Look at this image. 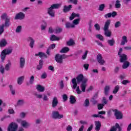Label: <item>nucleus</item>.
Here are the masks:
<instances>
[{"label": "nucleus", "instance_id": "obj_19", "mask_svg": "<svg viewBox=\"0 0 131 131\" xmlns=\"http://www.w3.org/2000/svg\"><path fill=\"white\" fill-rule=\"evenodd\" d=\"M25 77L24 76H21L17 78V83L18 84L21 85L23 83Z\"/></svg>", "mask_w": 131, "mask_h": 131}, {"label": "nucleus", "instance_id": "obj_7", "mask_svg": "<svg viewBox=\"0 0 131 131\" xmlns=\"http://www.w3.org/2000/svg\"><path fill=\"white\" fill-rule=\"evenodd\" d=\"M18 128V124L16 123L12 122L10 123L8 126V131H16Z\"/></svg>", "mask_w": 131, "mask_h": 131}, {"label": "nucleus", "instance_id": "obj_38", "mask_svg": "<svg viewBox=\"0 0 131 131\" xmlns=\"http://www.w3.org/2000/svg\"><path fill=\"white\" fill-rule=\"evenodd\" d=\"M79 21H80V18L74 19L73 21V25H74V26H75V25H78V24H79Z\"/></svg>", "mask_w": 131, "mask_h": 131}, {"label": "nucleus", "instance_id": "obj_26", "mask_svg": "<svg viewBox=\"0 0 131 131\" xmlns=\"http://www.w3.org/2000/svg\"><path fill=\"white\" fill-rule=\"evenodd\" d=\"M107 43L111 46V47H113L115 43V40H114V38H112V39H108L107 40Z\"/></svg>", "mask_w": 131, "mask_h": 131}, {"label": "nucleus", "instance_id": "obj_10", "mask_svg": "<svg viewBox=\"0 0 131 131\" xmlns=\"http://www.w3.org/2000/svg\"><path fill=\"white\" fill-rule=\"evenodd\" d=\"M97 61L100 65H104V64H105V61L104 59H103V57L102 56V55H101V54H98L97 55Z\"/></svg>", "mask_w": 131, "mask_h": 131}, {"label": "nucleus", "instance_id": "obj_39", "mask_svg": "<svg viewBox=\"0 0 131 131\" xmlns=\"http://www.w3.org/2000/svg\"><path fill=\"white\" fill-rule=\"evenodd\" d=\"M3 52L6 54V55H10L12 52V49H5L3 50Z\"/></svg>", "mask_w": 131, "mask_h": 131}, {"label": "nucleus", "instance_id": "obj_20", "mask_svg": "<svg viewBox=\"0 0 131 131\" xmlns=\"http://www.w3.org/2000/svg\"><path fill=\"white\" fill-rule=\"evenodd\" d=\"M66 28L67 29H69L70 28H74L75 27V26L73 25V24H71L70 22L68 21L65 24Z\"/></svg>", "mask_w": 131, "mask_h": 131}, {"label": "nucleus", "instance_id": "obj_32", "mask_svg": "<svg viewBox=\"0 0 131 131\" xmlns=\"http://www.w3.org/2000/svg\"><path fill=\"white\" fill-rule=\"evenodd\" d=\"M121 7V4H120V1L119 0H117L115 3V8L119 9Z\"/></svg>", "mask_w": 131, "mask_h": 131}, {"label": "nucleus", "instance_id": "obj_64", "mask_svg": "<svg viewBox=\"0 0 131 131\" xmlns=\"http://www.w3.org/2000/svg\"><path fill=\"white\" fill-rule=\"evenodd\" d=\"M67 131H72V126H71L70 125H68L67 127Z\"/></svg>", "mask_w": 131, "mask_h": 131}, {"label": "nucleus", "instance_id": "obj_55", "mask_svg": "<svg viewBox=\"0 0 131 131\" xmlns=\"http://www.w3.org/2000/svg\"><path fill=\"white\" fill-rule=\"evenodd\" d=\"M43 101H45L46 102H48L49 101V98H48V96L46 94H43Z\"/></svg>", "mask_w": 131, "mask_h": 131}, {"label": "nucleus", "instance_id": "obj_45", "mask_svg": "<svg viewBox=\"0 0 131 131\" xmlns=\"http://www.w3.org/2000/svg\"><path fill=\"white\" fill-rule=\"evenodd\" d=\"M21 30H22V26H18L16 28L15 31H16V33H20V32H21Z\"/></svg>", "mask_w": 131, "mask_h": 131}, {"label": "nucleus", "instance_id": "obj_46", "mask_svg": "<svg viewBox=\"0 0 131 131\" xmlns=\"http://www.w3.org/2000/svg\"><path fill=\"white\" fill-rule=\"evenodd\" d=\"M88 53H89V51H86L84 53V54L82 56V60H85L86 59V57L88 56Z\"/></svg>", "mask_w": 131, "mask_h": 131}, {"label": "nucleus", "instance_id": "obj_3", "mask_svg": "<svg viewBox=\"0 0 131 131\" xmlns=\"http://www.w3.org/2000/svg\"><path fill=\"white\" fill-rule=\"evenodd\" d=\"M60 8V4H53L48 9V14L51 16V17H55L54 9H59Z\"/></svg>", "mask_w": 131, "mask_h": 131}, {"label": "nucleus", "instance_id": "obj_51", "mask_svg": "<svg viewBox=\"0 0 131 131\" xmlns=\"http://www.w3.org/2000/svg\"><path fill=\"white\" fill-rule=\"evenodd\" d=\"M76 89L77 94H78V95L81 94L82 91L79 89V86H77Z\"/></svg>", "mask_w": 131, "mask_h": 131}, {"label": "nucleus", "instance_id": "obj_28", "mask_svg": "<svg viewBox=\"0 0 131 131\" xmlns=\"http://www.w3.org/2000/svg\"><path fill=\"white\" fill-rule=\"evenodd\" d=\"M50 40H51V41H54L55 40H60V38L57 37L55 35H52L50 37Z\"/></svg>", "mask_w": 131, "mask_h": 131}, {"label": "nucleus", "instance_id": "obj_4", "mask_svg": "<svg viewBox=\"0 0 131 131\" xmlns=\"http://www.w3.org/2000/svg\"><path fill=\"white\" fill-rule=\"evenodd\" d=\"M68 58V56L66 55V54H57L55 55V61L58 63V64H63L64 59H66Z\"/></svg>", "mask_w": 131, "mask_h": 131}, {"label": "nucleus", "instance_id": "obj_54", "mask_svg": "<svg viewBox=\"0 0 131 131\" xmlns=\"http://www.w3.org/2000/svg\"><path fill=\"white\" fill-rule=\"evenodd\" d=\"M60 32H62V28H57L55 29V33H60Z\"/></svg>", "mask_w": 131, "mask_h": 131}, {"label": "nucleus", "instance_id": "obj_11", "mask_svg": "<svg viewBox=\"0 0 131 131\" xmlns=\"http://www.w3.org/2000/svg\"><path fill=\"white\" fill-rule=\"evenodd\" d=\"M24 18H25V14L19 12L15 15L14 19L15 20H23Z\"/></svg>", "mask_w": 131, "mask_h": 131}, {"label": "nucleus", "instance_id": "obj_60", "mask_svg": "<svg viewBox=\"0 0 131 131\" xmlns=\"http://www.w3.org/2000/svg\"><path fill=\"white\" fill-rule=\"evenodd\" d=\"M104 106H105L104 105V104H98V110H101V109H103V108H104Z\"/></svg>", "mask_w": 131, "mask_h": 131}, {"label": "nucleus", "instance_id": "obj_56", "mask_svg": "<svg viewBox=\"0 0 131 131\" xmlns=\"http://www.w3.org/2000/svg\"><path fill=\"white\" fill-rule=\"evenodd\" d=\"M48 75H47V73L45 72L41 75V78L42 79H45V78H47V77Z\"/></svg>", "mask_w": 131, "mask_h": 131}, {"label": "nucleus", "instance_id": "obj_52", "mask_svg": "<svg viewBox=\"0 0 131 131\" xmlns=\"http://www.w3.org/2000/svg\"><path fill=\"white\" fill-rule=\"evenodd\" d=\"M85 70H86V71H88V70H89V67H90V64H88V63H85L83 65Z\"/></svg>", "mask_w": 131, "mask_h": 131}, {"label": "nucleus", "instance_id": "obj_59", "mask_svg": "<svg viewBox=\"0 0 131 131\" xmlns=\"http://www.w3.org/2000/svg\"><path fill=\"white\" fill-rule=\"evenodd\" d=\"M111 12L107 13L105 15H104V18H105V19H108V18H111Z\"/></svg>", "mask_w": 131, "mask_h": 131}, {"label": "nucleus", "instance_id": "obj_35", "mask_svg": "<svg viewBox=\"0 0 131 131\" xmlns=\"http://www.w3.org/2000/svg\"><path fill=\"white\" fill-rule=\"evenodd\" d=\"M83 106L84 107H89L90 106V100L86 99L84 102Z\"/></svg>", "mask_w": 131, "mask_h": 131}, {"label": "nucleus", "instance_id": "obj_33", "mask_svg": "<svg viewBox=\"0 0 131 131\" xmlns=\"http://www.w3.org/2000/svg\"><path fill=\"white\" fill-rule=\"evenodd\" d=\"M1 19H2V20H7V19H10V17H9V16H8V15L7 14V13H3L2 15H1Z\"/></svg>", "mask_w": 131, "mask_h": 131}, {"label": "nucleus", "instance_id": "obj_17", "mask_svg": "<svg viewBox=\"0 0 131 131\" xmlns=\"http://www.w3.org/2000/svg\"><path fill=\"white\" fill-rule=\"evenodd\" d=\"M101 125H102V124H101V122L99 121H95V129L97 131L100 130L101 129Z\"/></svg>", "mask_w": 131, "mask_h": 131}, {"label": "nucleus", "instance_id": "obj_16", "mask_svg": "<svg viewBox=\"0 0 131 131\" xmlns=\"http://www.w3.org/2000/svg\"><path fill=\"white\" fill-rule=\"evenodd\" d=\"M71 9H72V5H69V6L65 5L63 7V12L64 13H67V12H69V11L71 10Z\"/></svg>", "mask_w": 131, "mask_h": 131}, {"label": "nucleus", "instance_id": "obj_31", "mask_svg": "<svg viewBox=\"0 0 131 131\" xmlns=\"http://www.w3.org/2000/svg\"><path fill=\"white\" fill-rule=\"evenodd\" d=\"M6 57H7V54L3 51L1 54V58L2 61H5L6 59Z\"/></svg>", "mask_w": 131, "mask_h": 131}, {"label": "nucleus", "instance_id": "obj_1", "mask_svg": "<svg viewBox=\"0 0 131 131\" xmlns=\"http://www.w3.org/2000/svg\"><path fill=\"white\" fill-rule=\"evenodd\" d=\"M80 82H82L80 85L82 92L84 93L85 92V88H86V82H88V78H84L83 75L80 74L78 75L76 78H73L72 79V83H73L72 89L75 90L77 86V84H79Z\"/></svg>", "mask_w": 131, "mask_h": 131}, {"label": "nucleus", "instance_id": "obj_9", "mask_svg": "<svg viewBox=\"0 0 131 131\" xmlns=\"http://www.w3.org/2000/svg\"><path fill=\"white\" fill-rule=\"evenodd\" d=\"M27 40L28 42H29V47L31 48V49H33L34 47V43L35 42V40H34V39H33L31 37H28L27 38Z\"/></svg>", "mask_w": 131, "mask_h": 131}, {"label": "nucleus", "instance_id": "obj_24", "mask_svg": "<svg viewBox=\"0 0 131 131\" xmlns=\"http://www.w3.org/2000/svg\"><path fill=\"white\" fill-rule=\"evenodd\" d=\"M69 48L65 47L60 51V53L61 54H66V53H68V52H69Z\"/></svg>", "mask_w": 131, "mask_h": 131}, {"label": "nucleus", "instance_id": "obj_42", "mask_svg": "<svg viewBox=\"0 0 131 131\" xmlns=\"http://www.w3.org/2000/svg\"><path fill=\"white\" fill-rule=\"evenodd\" d=\"M9 88H10V91L11 92L12 95L14 96L15 94V89H14V88H13V85H10Z\"/></svg>", "mask_w": 131, "mask_h": 131}, {"label": "nucleus", "instance_id": "obj_47", "mask_svg": "<svg viewBox=\"0 0 131 131\" xmlns=\"http://www.w3.org/2000/svg\"><path fill=\"white\" fill-rule=\"evenodd\" d=\"M59 85L60 86V89L61 90H63V89H64V82L63 80H61L60 82H59Z\"/></svg>", "mask_w": 131, "mask_h": 131}, {"label": "nucleus", "instance_id": "obj_22", "mask_svg": "<svg viewBox=\"0 0 131 131\" xmlns=\"http://www.w3.org/2000/svg\"><path fill=\"white\" fill-rule=\"evenodd\" d=\"M127 42V37L126 36H123L122 41L121 42V46H124Z\"/></svg>", "mask_w": 131, "mask_h": 131}, {"label": "nucleus", "instance_id": "obj_36", "mask_svg": "<svg viewBox=\"0 0 131 131\" xmlns=\"http://www.w3.org/2000/svg\"><path fill=\"white\" fill-rule=\"evenodd\" d=\"M96 38H98L101 41H104V37L101 34H97L96 35Z\"/></svg>", "mask_w": 131, "mask_h": 131}, {"label": "nucleus", "instance_id": "obj_8", "mask_svg": "<svg viewBox=\"0 0 131 131\" xmlns=\"http://www.w3.org/2000/svg\"><path fill=\"white\" fill-rule=\"evenodd\" d=\"M17 121L19 123H21V125L25 128H27V127H29V126H30V124L27 122L26 120H21V119H17Z\"/></svg>", "mask_w": 131, "mask_h": 131}, {"label": "nucleus", "instance_id": "obj_37", "mask_svg": "<svg viewBox=\"0 0 131 131\" xmlns=\"http://www.w3.org/2000/svg\"><path fill=\"white\" fill-rule=\"evenodd\" d=\"M11 66H12L11 62L7 63L5 66V70H6V71H9L10 70V69L11 68Z\"/></svg>", "mask_w": 131, "mask_h": 131}, {"label": "nucleus", "instance_id": "obj_61", "mask_svg": "<svg viewBox=\"0 0 131 131\" xmlns=\"http://www.w3.org/2000/svg\"><path fill=\"white\" fill-rule=\"evenodd\" d=\"M77 0H69L68 3H72L74 5H77Z\"/></svg>", "mask_w": 131, "mask_h": 131}, {"label": "nucleus", "instance_id": "obj_18", "mask_svg": "<svg viewBox=\"0 0 131 131\" xmlns=\"http://www.w3.org/2000/svg\"><path fill=\"white\" fill-rule=\"evenodd\" d=\"M36 90L38 92H40V93H42L45 92V87L40 84H38L36 86Z\"/></svg>", "mask_w": 131, "mask_h": 131}, {"label": "nucleus", "instance_id": "obj_58", "mask_svg": "<svg viewBox=\"0 0 131 131\" xmlns=\"http://www.w3.org/2000/svg\"><path fill=\"white\" fill-rule=\"evenodd\" d=\"M55 48H56V44L53 43L48 48V49H49V50H54V49H55Z\"/></svg>", "mask_w": 131, "mask_h": 131}, {"label": "nucleus", "instance_id": "obj_6", "mask_svg": "<svg viewBox=\"0 0 131 131\" xmlns=\"http://www.w3.org/2000/svg\"><path fill=\"white\" fill-rule=\"evenodd\" d=\"M64 116L63 115H60V113L58 111H53L52 112V118L54 119H61V118H63Z\"/></svg>", "mask_w": 131, "mask_h": 131}, {"label": "nucleus", "instance_id": "obj_50", "mask_svg": "<svg viewBox=\"0 0 131 131\" xmlns=\"http://www.w3.org/2000/svg\"><path fill=\"white\" fill-rule=\"evenodd\" d=\"M0 72L4 74L5 73V68L3 66H0Z\"/></svg>", "mask_w": 131, "mask_h": 131}, {"label": "nucleus", "instance_id": "obj_63", "mask_svg": "<svg viewBox=\"0 0 131 131\" xmlns=\"http://www.w3.org/2000/svg\"><path fill=\"white\" fill-rule=\"evenodd\" d=\"M94 27L96 28V30L99 31L100 29V25H99V24H95Z\"/></svg>", "mask_w": 131, "mask_h": 131}, {"label": "nucleus", "instance_id": "obj_44", "mask_svg": "<svg viewBox=\"0 0 131 131\" xmlns=\"http://www.w3.org/2000/svg\"><path fill=\"white\" fill-rule=\"evenodd\" d=\"M34 82V76L33 75H32L30 77V78L29 79V83L30 84H33Z\"/></svg>", "mask_w": 131, "mask_h": 131}, {"label": "nucleus", "instance_id": "obj_15", "mask_svg": "<svg viewBox=\"0 0 131 131\" xmlns=\"http://www.w3.org/2000/svg\"><path fill=\"white\" fill-rule=\"evenodd\" d=\"M58 103L59 101H58V98L56 97H54L52 100V107L56 108V107L58 106Z\"/></svg>", "mask_w": 131, "mask_h": 131}, {"label": "nucleus", "instance_id": "obj_41", "mask_svg": "<svg viewBox=\"0 0 131 131\" xmlns=\"http://www.w3.org/2000/svg\"><path fill=\"white\" fill-rule=\"evenodd\" d=\"M104 9H105V4H102L99 5V7L98 9L99 11L103 12V11H104Z\"/></svg>", "mask_w": 131, "mask_h": 131}, {"label": "nucleus", "instance_id": "obj_43", "mask_svg": "<svg viewBox=\"0 0 131 131\" xmlns=\"http://www.w3.org/2000/svg\"><path fill=\"white\" fill-rule=\"evenodd\" d=\"M17 106H23L24 105V100H19L17 101Z\"/></svg>", "mask_w": 131, "mask_h": 131}, {"label": "nucleus", "instance_id": "obj_13", "mask_svg": "<svg viewBox=\"0 0 131 131\" xmlns=\"http://www.w3.org/2000/svg\"><path fill=\"white\" fill-rule=\"evenodd\" d=\"M10 26H11V18H7L5 20V23L2 25V26H3L4 28L5 27H10Z\"/></svg>", "mask_w": 131, "mask_h": 131}, {"label": "nucleus", "instance_id": "obj_23", "mask_svg": "<svg viewBox=\"0 0 131 131\" xmlns=\"http://www.w3.org/2000/svg\"><path fill=\"white\" fill-rule=\"evenodd\" d=\"M110 91V86L106 85L104 88V94L105 96H108L109 95V91Z\"/></svg>", "mask_w": 131, "mask_h": 131}, {"label": "nucleus", "instance_id": "obj_21", "mask_svg": "<svg viewBox=\"0 0 131 131\" xmlns=\"http://www.w3.org/2000/svg\"><path fill=\"white\" fill-rule=\"evenodd\" d=\"M35 56L36 57L38 56L39 58H47V55H46V53L41 52H38L37 54H35Z\"/></svg>", "mask_w": 131, "mask_h": 131}, {"label": "nucleus", "instance_id": "obj_14", "mask_svg": "<svg viewBox=\"0 0 131 131\" xmlns=\"http://www.w3.org/2000/svg\"><path fill=\"white\" fill-rule=\"evenodd\" d=\"M25 66V58L20 57L19 59V67L21 69H23Z\"/></svg>", "mask_w": 131, "mask_h": 131}, {"label": "nucleus", "instance_id": "obj_62", "mask_svg": "<svg viewBox=\"0 0 131 131\" xmlns=\"http://www.w3.org/2000/svg\"><path fill=\"white\" fill-rule=\"evenodd\" d=\"M4 28L1 26H0V35H2L3 33H4V31H5Z\"/></svg>", "mask_w": 131, "mask_h": 131}, {"label": "nucleus", "instance_id": "obj_25", "mask_svg": "<svg viewBox=\"0 0 131 131\" xmlns=\"http://www.w3.org/2000/svg\"><path fill=\"white\" fill-rule=\"evenodd\" d=\"M123 64L122 65L123 69H126V68H128L129 67V62L126 61L123 62Z\"/></svg>", "mask_w": 131, "mask_h": 131}, {"label": "nucleus", "instance_id": "obj_49", "mask_svg": "<svg viewBox=\"0 0 131 131\" xmlns=\"http://www.w3.org/2000/svg\"><path fill=\"white\" fill-rule=\"evenodd\" d=\"M62 98H63V101L64 102H66V101H67V100H68V96H67V95H66V94H63L62 95Z\"/></svg>", "mask_w": 131, "mask_h": 131}, {"label": "nucleus", "instance_id": "obj_34", "mask_svg": "<svg viewBox=\"0 0 131 131\" xmlns=\"http://www.w3.org/2000/svg\"><path fill=\"white\" fill-rule=\"evenodd\" d=\"M75 43V42H74V40H73L72 39H70L67 42V45L70 46H73V45Z\"/></svg>", "mask_w": 131, "mask_h": 131}, {"label": "nucleus", "instance_id": "obj_57", "mask_svg": "<svg viewBox=\"0 0 131 131\" xmlns=\"http://www.w3.org/2000/svg\"><path fill=\"white\" fill-rule=\"evenodd\" d=\"M129 81H128V80H124L121 82V84H124V85H125L127 84V83H129Z\"/></svg>", "mask_w": 131, "mask_h": 131}, {"label": "nucleus", "instance_id": "obj_27", "mask_svg": "<svg viewBox=\"0 0 131 131\" xmlns=\"http://www.w3.org/2000/svg\"><path fill=\"white\" fill-rule=\"evenodd\" d=\"M7 45V41L6 39H3L0 41V47L3 48L4 47H6Z\"/></svg>", "mask_w": 131, "mask_h": 131}, {"label": "nucleus", "instance_id": "obj_12", "mask_svg": "<svg viewBox=\"0 0 131 131\" xmlns=\"http://www.w3.org/2000/svg\"><path fill=\"white\" fill-rule=\"evenodd\" d=\"M114 114L116 119H122V114L119 111L117 110V109L114 110Z\"/></svg>", "mask_w": 131, "mask_h": 131}, {"label": "nucleus", "instance_id": "obj_48", "mask_svg": "<svg viewBox=\"0 0 131 131\" xmlns=\"http://www.w3.org/2000/svg\"><path fill=\"white\" fill-rule=\"evenodd\" d=\"M34 96L37 98V99H41L42 98V95L41 94H38L37 93H35Z\"/></svg>", "mask_w": 131, "mask_h": 131}, {"label": "nucleus", "instance_id": "obj_30", "mask_svg": "<svg viewBox=\"0 0 131 131\" xmlns=\"http://www.w3.org/2000/svg\"><path fill=\"white\" fill-rule=\"evenodd\" d=\"M70 102L71 104H74V103H75L76 102V100L75 99V97L74 96L71 95L70 96Z\"/></svg>", "mask_w": 131, "mask_h": 131}, {"label": "nucleus", "instance_id": "obj_2", "mask_svg": "<svg viewBox=\"0 0 131 131\" xmlns=\"http://www.w3.org/2000/svg\"><path fill=\"white\" fill-rule=\"evenodd\" d=\"M111 23V20H107L105 24L104 27L103 28V30L104 31V35L106 37H110L112 35V32L109 30V26H110V24Z\"/></svg>", "mask_w": 131, "mask_h": 131}, {"label": "nucleus", "instance_id": "obj_5", "mask_svg": "<svg viewBox=\"0 0 131 131\" xmlns=\"http://www.w3.org/2000/svg\"><path fill=\"white\" fill-rule=\"evenodd\" d=\"M121 53H122V48H120L119 49L118 55L120 58V62L121 63H123V62H125L126 61V60H127V56L124 54H121Z\"/></svg>", "mask_w": 131, "mask_h": 131}, {"label": "nucleus", "instance_id": "obj_40", "mask_svg": "<svg viewBox=\"0 0 131 131\" xmlns=\"http://www.w3.org/2000/svg\"><path fill=\"white\" fill-rule=\"evenodd\" d=\"M46 28H47V23L43 21V24L41 25V30H45Z\"/></svg>", "mask_w": 131, "mask_h": 131}, {"label": "nucleus", "instance_id": "obj_29", "mask_svg": "<svg viewBox=\"0 0 131 131\" xmlns=\"http://www.w3.org/2000/svg\"><path fill=\"white\" fill-rule=\"evenodd\" d=\"M119 89H120V87L119 86V85H117L114 90L113 91V94H114V95H116L117 93H118V91H119Z\"/></svg>", "mask_w": 131, "mask_h": 131}, {"label": "nucleus", "instance_id": "obj_53", "mask_svg": "<svg viewBox=\"0 0 131 131\" xmlns=\"http://www.w3.org/2000/svg\"><path fill=\"white\" fill-rule=\"evenodd\" d=\"M121 25V23H120V21H117L115 24V28H118V27H119V26H120Z\"/></svg>", "mask_w": 131, "mask_h": 131}]
</instances>
